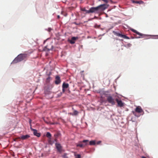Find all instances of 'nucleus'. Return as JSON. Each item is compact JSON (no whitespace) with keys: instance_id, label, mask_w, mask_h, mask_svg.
<instances>
[{"instance_id":"obj_1","label":"nucleus","mask_w":158,"mask_h":158,"mask_svg":"<svg viewBox=\"0 0 158 158\" xmlns=\"http://www.w3.org/2000/svg\"><path fill=\"white\" fill-rule=\"evenodd\" d=\"M109 6L106 4H101L96 7H92L89 10H86L85 12L86 13H99L107 8Z\"/></svg>"},{"instance_id":"obj_2","label":"nucleus","mask_w":158,"mask_h":158,"mask_svg":"<svg viewBox=\"0 0 158 158\" xmlns=\"http://www.w3.org/2000/svg\"><path fill=\"white\" fill-rule=\"evenodd\" d=\"M28 55L26 54H21L18 55L13 61L12 64H15L26 59Z\"/></svg>"},{"instance_id":"obj_3","label":"nucleus","mask_w":158,"mask_h":158,"mask_svg":"<svg viewBox=\"0 0 158 158\" xmlns=\"http://www.w3.org/2000/svg\"><path fill=\"white\" fill-rule=\"evenodd\" d=\"M107 100L109 103L112 105H114L115 104L114 99L111 96H108L107 97Z\"/></svg>"},{"instance_id":"obj_4","label":"nucleus","mask_w":158,"mask_h":158,"mask_svg":"<svg viewBox=\"0 0 158 158\" xmlns=\"http://www.w3.org/2000/svg\"><path fill=\"white\" fill-rule=\"evenodd\" d=\"M113 33H114V35H115L116 36H120V37H121L123 38H124V39H129L128 37L126 35H124L122 34L121 33V32H117V31H113Z\"/></svg>"},{"instance_id":"obj_5","label":"nucleus","mask_w":158,"mask_h":158,"mask_svg":"<svg viewBox=\"0 0 158 158\" xmlns=\"http://www.w3.org/2000/svg\"><path fill=\"white\" fill-rule=\"evenodd\" d=\"M31 130L33 132L34 135L37 136V137H40V134L37 132L36 130L31 128Z\"/></svg>"},{"instance_id":"obj_6","label":"nucleus","mask_w":158,"mask_h":158,"mask_svg":"<svg viewBox=\"0 0 158 158\" xmlns=\"http://www.w3.org/2000/svg\"><path fill=\"white\" fill-rule=\"evenodd\" d=\"M55 145L58 151L59 152H61L62 151V147L60 144L58 143H56L55 144Z\"/></svg>"},{"instance_id":"obj_7","label":"nucleus","mask_w":158,"mask_h":158,"mask_svg":"<svg viewBox=\"0 0 158 158\" xmlns=\"http://www.w3.org/2000/svg\"><path fill=\"white\" fill-rule=\"evenodd\" d=\"M115 100L116 101L119 106L122 107L123 106L124 104L121 100H119L118 99L116 98Z\"/></svg>"},{"instance_id":"obj_8","label":"nucleus","mask_w":158,"mask_h":158,"mask_svg":"<svg viewBox=\"0 0 158 158\" xmlns=\"http://www.w3.org/2000/svg\"><path fill=\"white\" fill-rule=\"evenodd\" d=\"M89 142V140H84L82 141V142L85 143V144L82 143H79L77 145V146H79L81 147H82L85 146L87 144V143Z\"/></svg>"},{"instance_id":"obj_9","label":"nucleus","mask_w":158,"mask_h":158,"mask_svg":"<svg viewBox=\"0 0 158 158\" xmlns=\"http://www.w3.org/2000/svg\"><path fill=\"white\" fill-rule=\"evenodd\" d=\"M30 137V136L28 135H23L20 137L18 138V139H21L22 140H26Z\"/></svg>"},{"instance_id":"obj_10","label":"nucleus","mask_w":158,"mask_h":158,"mask_svg":"<svg viewBox=\"0 0 158 158\" xmlns=\"http://www.w3.org/2000/svg\"><path fill=\"white\" fill-rule=\"evenodd\" d=\"M135 111L138 113H141L143 112L141 107L139 106H138L136 107L135 109Z\"/></svg>"},{"instance_id":"obj_11","label":"nucleus","mask_w":158,"mask_h":158,"mask_svg":"<svg viewBox=\"0 0 158 158\" xmlns=\"http://www.w3.org/2000/svg\"><path fill=\"white\" fill-rule=\"evenodd\" d=\"M78 39L77 37H72L71 40H69V42L70 44H73L75 43V41Z\"/></svg>"},{"instance_id":"obj_12","label":"nucleus","mask_w":158,"mask_h":158,"mask_svg":"<svg viewBox=\"0 0 158 158\" xmlns=\"http://www.w3.org/2000/svg\"><path fill=\"white\" fill-rule=\"evenodd\" d=\"M61 81L60 77L59 76H57L56 77L55 83L56 84H59L60 82Z\"/></svg>"},{"instance_id":"obj_13","label":"nucleus","mask_w":158,"mask_h":158,"mask_svg":"<svg viewBox=\"0 0 158 158\" xmlns=\"http://www.w3.org/2000/svg\"><path fill=\"white\" fill-rule=\"evenodd\" d=\"M133 31L135 33H136L137 34L139 35V36L137 37V38H139L140 37V36H143L144 35L141 33H140L139 32H138L135 30H134Z\"/></svg>"},{"instance_id":"obj_14","label":"nucleus","mask_w":158,"mask_h":158,"mask_svg":"<svg viewBox=\"0 0 158 158\" xmlns=\"http://www.w3.org/2000/svg\"><path fill=\"white\" fill-rule=\"evenodd\" d=\"M69 86V85L68 83H66L64 82L62 85V88L67 89Z\"/></svg>"},{"instance_id":"obj_15","label":"nucleus","mask_w":158,"mask_h":158,"mask_svg":"<svg viewBox=\"0 0 158 158\" xmlns=\"http://www.w3.org/2000/svg\"><path fill=\"white\" fill-rule=\"evenodd\" d=\"M133 3L139 4H143V2L142 1H135L133 0L132 1Z\"/></svg>"},{"instance_id":"obj_16","label":"nucleus","mask_w":158,"mask_h":158,"mask_svg":"<svg viewBox=\"0 0 158 158\" xmlns=\"http://www.w3.org/2000/svg\"><path fill=\"white\" fill-rule=\"evenodd\" d=\"M78 114V112L76 110H74V112L73 113H70V114L73 116V115H77Z\"/></svg>"},{"instance_id":"obj_17","label":"nucleus","mask_w":158,"mask_h":158,"mask_svg":"<svg viewBox=\"0 0 158 158\" xmlns=\"http://www.w3.org/2000/svg\"><path fill=\"white\" fill-rule=\"evenodd\" d=\"M46 136L49 139H51L52 137V135L50 132H47L46 135Z\"/></svg>"},{"instance_id":"obj_18","label":"nucleus","mask_w":158,"mask_h":158,"mask_svg":"<svg viewBox=\"0 0 158 158\" xmlns=\"http://www.w3.org/2000/svg\"><path fill=\"white\" fill-rule=\"evenodd\" d=\"M89 144L91 145H94L95 144V141L94 140L91 141L89 142Z\"/></svg>"},{"instance_id":"obj_19","label":"nucleus","mask_w":158,"mask_h":158,"mask_svg":"<svg viewBox=\"0 0 158 158\" xmlns=\"http://www.w3.org/2000/svg\"><path fill=\"white\" fill-rule=\"evenodd\" d=\"M75 156L77 157L75 158H81V156L80 154H75Z\"/></svg>"},{"instance_id":"obj_20","label":"nucleus","mask_w":158,"mask_h":158,"mask_svg":"<svg viewBox=\"0 0 158 158\" xmlns=\"http://www.w3.org/2000/svg\"><path fill=\"white\" fill-rule=\"evenodd\" d=\"M50 80V77H48L46 79V81L47 82H49Z\"/></svg>"},{"instance_id":"obj_21","label":"nucleus","mask_w":158,"mask_h":158,"mask_svg":"<svg viewBox=\"0 0 158 158\" xmlns=\"http://www.w3.org/2000/svg\"><path fill=\"white\" fill-rule=\"evenodd\" d=\"M86 10L85 8H82L81 9V10L82 11H85Z\"/></svg>"},{"instance_id":"obj_22","label":"nucleus","mask_w":158,"mask_h":158,"mask_svg":"<svg viewBox=\"0 0 158 158\" xmlns=\"http://www.w3.org/2000/svg\"><path fill=\"white\" fill-rule=\"evenodd\" d=\"M52 30V29L51 28H49L47 29L48 31L49 32H50Z\"/></svg>"},{"instance_id":"obj_23","label":"nucleus","mask_w":158,"mask_h":158,"mask_svg":"<svg viewBox=\"0 0 158 158\" xmlns=\"http://www.w3.org/2000/svg\"><path fill=\"white\" fill-rule=\"evenodd\" d=\"M132 113H133V114H134L135 116H136L135 112L133 111H132Z\"/></svg>"},{"instance_id":"obj_24","label":"nucleus","mask_w":158,"mask_h":158,"mask_svg":"<svg viewBox=\"0 0 158 158\" xmlns=\"http://www.w3.org/2000/svg\"><path fill=\"white\" fill-rule=\"evenodd\" d=\"M127 45L128 46V47H130V46L131 45V44H128Z\"/></svg>"},{"instance_id":"obj_25","label":"nucleus","mask_w":158,"mask_h":158,"mask_svg":"<svg viewBox=\"0 0 158 158\" xmlns=\"http://www.w3.org/2000/svg\"><path fill=\"white\" fill-rule=\"evenodd\" d=\"M65 88H62V92L64 93L65 92Z\"/></svg>"},{"instance_id":"obj_26","label":"nucleus","mask_w":158,"mask_h":158,"mask_svg":"<svg viewBox=\"0 0 158 158\" xmlns=\"http://www.w3.org/2000/svg\"><path fill=\"white\" fill-rule=\"evenodd\" d=\"M45 122L47 124H49L50 123H49L48 122H46L45 121Z\"/></svg>"},{"instance_id":"obj_27","label":"nucleus","mask_w":158,"mask_h":158,"mask_svg":"<svg viewBox=\"0 0 158 158\" xmlns=\"http://www.w3.org/2000/svg\"><path fill=\"white\" fill-rule=\"evenodd\" d=\"M57 18H58V19H59V18H60V16H59V15H58V16H57Z\"/></svg>"},{"instance_id":"obj_28","label":"nucleus","mask_w":158,"mask_h":158,"mask_svg":"<svg viewBox=\"0 0 158 158\" xmlns=\"http://www.w3.org/2000/svg\"><path fill=\"white\" fill-rule=\"evenodd\" d=\"M100 142H101V141H98V143H97L98 144H99Z\"/></svg>"},{"instance_id":"obj_29","label":"nucleus","mask_w":158,"mask_h":158,"mask_svg":"<svg viewBox=\"0 0 158 158\" xmlns=\"http://www.w3.org/2000/svg\"><path fill=\"white\" fill-rule=\"evenodd\" d=\"M142 158H146L145 157H144L143 156H142Z\"/></svg>"},{"instance_id":"obj_30","label":"nucleus","mask_w":158,"mask_h":158,"mask_svg":"<svg viewBox=\"0 0 158 158\" xmlns=\"http://www.w3.org/2000/svg\"><path fill=\"white\" fill-rule=\"evenodd\" d=\"M50 124L53 125V124H54V123H50Z\"/></svg>"},{"instance_id":"obj_31","label":"nucleus","mask_w":158,"mask_h":158,"mask_svg":"<svg viewBox=\"0 0 158 158\" xmlns=\"http://www.w3.org/2000/svg\"><path fill=\"white\" fill-rule=\"evenodd\" d=\"M84 72V71H82L81 72V73H83Z\"/></svg>"},{"instance_id":"obj_32","label":"nucleus","mask_w":158,"mask_h":158,"mask_svg":"<svg viewBox=\"0 0 158 158\" xmlns=\"http://www.w3.org/2000/svg\"><path fill=\"white\" fill-rule=\"evenodd\" d=\"M50 50L49 49H48V50H47V51H49V50Z\"/></svg>"},{"instance_id":"obj_33","label":"nucleus","mask_w":158,"mask_h":158,"mask_svg":"<svg viewBox=\"0 0 158 158\" xmlns=\"http://www.w3.org/2000/svg\"><path fill=\"white\" fill-rule=\"evenodd\" d=\"M106 15V17H107V15Z\"/></svg>"}]
</instances>
